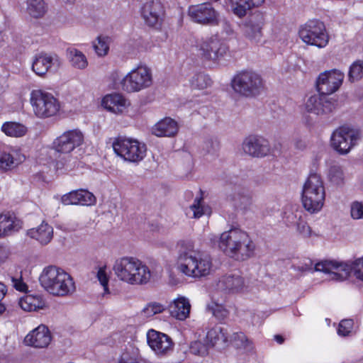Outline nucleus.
I'll use <instances>...</instances> for the list:
<instances>
[{
	"instance_id": "obj_1",
	"label": "nucleus",
	"mask_w": 363,
	"mask_h": 363,
	"mask_svg": "<svg viewBox=\"0 0 363 363\" xmlns=\"http://www.w3.org/2000/svg\"><path fill=\"white\" fill-rule=\"evenodd\" d=\"M313 261L306 259L297 265H294L295 270L302 273L308 272H323L331 275V279L344 281L352 272L355 277L363 281V258H359L352 262H338L333 260H325L315 264L313 268Z\"/></svg>"
},
{
	"instance_id": "obj_2",
	"label": "nucleus",
	"mask_w": 363,
	"mask_h": 363,
	"mask_svg": "<svg viewBox=\"0 0 363 363\" xmlns=\"http://www.w3.org/2000/svg\"><path fill=\"white\" fill-rule=\"evenodd\" d=\"M179 247L178 269L181 272L197 278L210 274L212 260L208 254L195 251L194 245L190 241H181Z\"/></svg>"
},
{
	"instance_id": "obj_3",
	"label": "nucleus",
	"mask_w": 363,
	"mask_h": 363,
	"mask_svg": "<svg viewBox=\"0 0 363 363\" xmlns=\"http://www.w3.org/2000/svg\"><path fill=\"white\" fill-rule=\"evenodd\" d=\"M218 247L225 255L238 261L252 257L256 247L249 235L238 228L223 232L220 236Z\"/></svg>"
},
{
	"instance_id": "obj_4",
	"label": "nucleus",
	"mask_w": 363,
	"mask_h": 363,
	"mask_svg": "<svg viewBox=\"0 0 363 363\" xmlns=\"http://www.w3.org/2000/svg\"><path fill=\"white\" fill-rule=\"evenodd\" d=\"M39 281L41 286L53 296H65L75 291L74 282L71 276L55 266L45 267L39 277Z\"/></svg>"
},
{
	"instance_id": "obj_5",
	"label": "nucleus",
	"mask_w": 363,
	"mask_h": 363,
	"mask_svg": "<svg viewBox=\"0 0 363 363\" xmlns=\"http://www.w3.org/2000/svg\"><path fill=\"white\" fill-rule=\"evenodd\" d=\"M113 269L120 280L130 284H147L151 277L149 268L138 259L132 257L116 259Z\"/></svg>"
},
{
	"instance_id": "obj_6",
	"label": "nucleus",
	"mask_w": 363,
	"mask_h": 363,
	"mask_svg": "<svg viewBox=\"0 0 363 363\" xmlns=\"http://www.w3.org/2000/svg\"><path fill=\"white\" fill-rule=\"evenodd\" d=\"M325 197V187L320 175L311 173L303 186V206L311 213L318 212L323 206Z\"/></svg>"
},
{
	"instance_id": "obj_7",
	"label": "nucleus",
	"mask_w": 363,
	"mask_h": 363,
	"mask_svg": "<svg viewBox=\"0 0 363 363\" xmlns=\"http://www.w3.org/2000/svg\"><path fill=\"white\" fill-rule=\"evenodd\" d=\"M231 86L238 94L255 97L264 90V82L260 74L252 70L238 72L231 80Z\"/></svg>"
},
{
	"instance_id": "obj_8",
	"label": "nucleus",
	"mask_w": 363,
	"mask_h": 363,
	"mask_svg": "<svg viewBox=\"0 0 363 363\" xmlns=\"http://www.w3.org/2000/svg\"><path fill=\"white\" fill-rule=\"evenodd\" d=\"M298 34L304 43L320 48L325 47L329 42L325 24L316 19L307 21L300 28Z\"/></svg>"
},
{
	"instance_id": "obj_9",
	"label": "nucleus",
	"mask_w": 363,
	"mask_h": 363,
	"mask_svg": "<svg viewBox=\"0 0 363 363\" xmlns=\"http://www.w3.org/2000/svg\"><path fill=\"white\" fill-rule=\"evenodd\" d=\"M113 148L118 156L131 162L141 161L146 153V145L132 138H116L113 143Z\"/></svg>"
},
{
	"instance_id": "obj_10",
	"label": "nucleus",
	"mask_w": 363,
	"mask_h": 363,
	"mask_svg": "<svg viewBox=\"0 0 363 363\" xmlns=\"http://www.w3.org/2000/svg\"><path fill=\"white\" fill-rule=\"evenodd\" d=\"M30 103L35 116L41 118L55 116L60 109L57 99L52 94L40 89L31 92Z\"/></svg>"
},
{
	"instance_id": "obj_11",
	"label": "nucleus",
	"mask_w": 363,
	"mask_h": 363,
	"mask_svg": "<svg viewBox=\"0 0 363 363\" xmlns=\"http://www.w3.org/2000/svg\"><path fill=\"white\" fill-rule=\"evenodd\" d=\"M360 138L358 130L348 127H340L331 136V146L341 155L347 154Z\"/></svg>"
},
{
	"instance_id": "obj_12",
	"label": "nucleus",
	"mask_w": 363,
	"mask_h": 363,
	"mask_svg": "<svg viewBox=\"0 0 363 363\" xmlns=\"http://www.w3.org/2000/svg\"><path fill=\"white\" fill-rule=\"evenodd\" d=\"M152 82L150 70L146 67H138L123 79L121 85L123 90L134 92L150 86Z\"/></svg>"
},
{
	"instance_id": "obj_13",
	"label": "nucleus",
	"mask_w": 363,
	"mask_h": 363,
	"mask_svg": "<svg viewBox=\"0 0 363 363\" xmlns=\"http://www.w3.org/2000/svg\"><path fill=\"white\" fill-rule=\"evenodd\" d=\"M188 14L192 21L199 24L209 26L219 24V13L210 3L190 6Z\"/></svg>"
},
{
	"instance_id": "obj_14",
	"label": "nucleus",
	"mask_w": 363,
	"mask_h": 363,
	"mask_svg": "<svg viewBox=\"0 0 363 363\" xmlns=\"http://www.w3.org/2000/svg\"><path fill=\"white\" fill-rule=\"evenodd\" d=\"M343 79V73L336 69L321 73L316 81L317 90L319 94L328 96L339 89Z\"/></svg>"
},
{
	"instance_id": "obj_15",
	"label": "nucleus",
	"mask_w": 363,
	"mask_h": 363,
	"mask_svg": "<svg viewBox=\"0 0 363 363\" xmlns=\"http://www.w3.org/2000/svg\"><path fill=\"white\" fill-rule=\"evenodd\" d=\"M84 141L82 133L78 130H68L57 137L53 142V148L58 152L69 153L80 146Z\"/></svg>"
},
{
	"instance_id": "obj_16",
	"label": "nucleus",
	"mask_w": 363,
	"mask_h": 363,
	"mask_svg": "<svg viewBox=\"0 0 363 363\" xmlns=\"http://www.w3.org/2000/svg\"><path fill=\"white\" fill-rule=\"evenodd\" d=\"M141 16L145 23L150 27L159 28L162 25L164 10L159 1H147L141 8Z\"/></svg>"
},
{
	"instance_id": "obj_17",
	"label": "nucleus",
	"mask_w": 363,
	"mask_h": 363,
	"mask_svg": "<svg viewBox=\"0 0 363 363\" xmlns=\"http://www.w3.org/2000/svg\"><path fill=\"white\" fill-rule=\"evenodd\" d=\"M244 278L238 273L226 274L218 278L216 289L224 294H235L242 292L245 288Z\"/></svg>"
},
{
	"instance_id": "obj_18",
	"label": "nucleus",
	"mask_w": 363,
	"mask_h": 363,
	"mask_svg": "<svg viewBox=\"0 0 363 363\" xmlns=\"http://www.w3.org/2000/svg\"><path fill=\"white\" fill-rule=\"evenodd\" d=\"M337 102L331 97L322 95L311 96L306 101V108L308 112L317 115L329 113L336 108Z\"/></svg>"
},
{
	"instance_id": "obj_19",
	"label": "nucleus",
	"mask_w": 363,
	"mask_h": 363,
	"mask_svg": "<svg viewBox=\"0 0 363 363\" xmlns=\"http://www.w3.org/2000/svg\"><path fill=\"white\" fill-rule=\"evenodd\" d=\"M243 151L254 157H263L270 152V145L266 139L258 135H250L242 143Z\"/></svg>"
},
{
	"instance_id": "obj_20",
	"label": "nucleus",
	"mask_w": 363,
	"mask_h": 363,
	"mask_svg": "<svg viewBox=\"0 0 363 363\" xmlns=\"http://www.w3.org/2000/svg\"><path fill=\"white\" fill-rule=\"evenodd\" d=\"M264 24V15L259 11L252 13L244 24V33L246 38L254 43H258L262 37V27Z\"/></svg>"
},
{
	"instance_id": "obj_21",
	"label": "nucleus",
	"mask_w": 363,
	"mask_h": 363,
	"mask_svg": "<svg viewBox=\"0 0 363 363\" xmlns=\"http://www.w3.org/2000/svg\"><path fill=\"white\" fill-rule=\"evenodd\" d=\"M202 56L206 60L216 61L227 52L226 45L216 36H211L202 40L200 45Z\"/></svg>"
},
{
	"instance_id": "obj_22",
	"label": "nucleus",
	"mask_w": 363,
	"mask_h": 363,
	"mask_svg": "<svg viewBox=\"0 0 363 363\" xmlns=\"http://www.w3.org/2000/svg\"><path fill=\"white\" fill-rule=\"evenodd\" d=\"M228 182L230 184H233L234 187L232 189V192L228 194V200L236 208L247 209L252 203V197L248 189L242 187L238 179H235V180L230 179Z\"/></svg>"
},
{
	"instance_id": "obj_23",
	"label": "nucleus",
	"mask_w": 363,
	"mask_h": 363,
	"mask_svg": "<svg viewBox=\"0 0 363 363\" xmlns=\"http://www.w3.org/2000/svg\"><path fill=\"white\" fill-rule=\"evenodd\" d=\"M147 339L149 346L158 354H166L173 349L172 338L164 333L150 330Z\"/></svg>"
},
{
	"instance_id": "obj_24",
	"label": "nucleus",
	"mask_w": 363,
	"mask_h": 363,
	"mask_svg": "<svg viewBox=\"0 0 363 363\" xmlns=\"http://www.w3.org/2000/svg\"><path fill=\"white\" fill-rule=\"evenodd\" d=\"M51 339L48 328L45 325H41L26 336L24 342L33 347L45 348L49 345Z\"/></svg>"
},
{
	"instance_id": "obj_25",
	"label": "nucleus",
	"mask_w": 363,
	"mask_h": 363,
	"mask_svg": "<svg viewBox=\"0 0 363 363\" xmlns=\"http://www.w3.org/2000/svg\"><path fill=\"white\" fill-rule=\"evenodd\" d=\"M96 201L93 194L84 189L72 191L62 197V202L65 205H91Z\"/></svg>"
},
{
	"instance_id": "obj_26",
	"label": "nucleus",
	"mask_w": 363,
	"mask_h": 363,
	"mask_svg": "<svg viewBox=\"0 0 363 363\" xmlns=\"http://www.w3.org/2000/svg\"><path fill=\"white\" fill-rule=\"evenodd\" d=\"M191 304L189 301L181 296L175 299L169 306V311L171 315L179 320H184L189 315Z\"/></svg>"
},
{
	"instance_id": "obj_27",
	"label": "nucleus",
	"mask_w": 363,
	"mask_h": 363,
	"mask_svg": "<svg viewBox=\"0 0 363 363\" xmlns=\"http://www.w3.org/2000/svg\"><path fill=\"white\" fill-rule=\"evenodd\" d=\"M264 2V0H230V6L233 13L242 18L247 11L254 7H259Z\"/></svg>"
},
{
	"instance_id": "obj_28",
	"label": "nucleus",
	"mask_w": 363,
	"mask_h": 363,
	"mask_svg": "<svg viewBox=\"0 0 363 363\" xmlns=\"http://www.w3.org/2000/svg\"><path fill=\"white\" fill-rule=\"evenodd\" d=\"M178 132V125L175 121L165 118L152 128V133L158 137H172Z\"/></svg>"
},
{
	"instance_id": "obj_29",
	"label": "nucleus",
	"mask_w": 363,
	"mask_h": 363,
	"mask_svg": "<svg viewBox=\"0 0 363 363\" xmlns=\"http://www.w3.org/2000/svg\"><path fill=\"white\" fill-rule=\"evenodd\" d=\"M54 61L57 62L58 59L57 57L55 59L46 53H40L35 57L32 64V69L36 74L43 76L48 72L52 65L55 64Z\"/></svg>"
},
{
	"instance_id": "obj_30",
	"label": "nucleus",
	"mask_w": 363,
	"mask_h": 363,
	"mask_svg": "<svg viewBox=\"0 0 363 363\" xmlns=\"http://www.w3.org/2000/svg\"><path fill=\"white\" fill-rule=\"evenodd\" d=\"M21 228V223L6 214H0V238L13 235Z\"/></svg>"
},
{
	"instance_id": "obj_31",
	"label": "nucleus",
	"mask_w": 363,
	"mask_h": 363,
	"mask_svg": "<svg viewBox=\"0 0 363 363\" xmlns=\"http://www.w3.org/2000/svg\"><path fill=\"white\" fill-rule=\"evenodd\" d=\"M27 234L31 238L37 240L41 245H47L52 238L53 228L43 222L38 228L30 229Z\"/></svg>"
},
{
	"instance_id": "obj_32",
	"label": "nucleus",
	"mask_w": 363,
	"mask_h": 363,
	"mask_svg": "<svg viewBox=\"0 0 363 363\" xmlns=\"http://www.w3.org/2000/svg\"><path fill=\"white\" fill-rule=\"evenodd\" d=\"M18 305L25 311H37L45 307V302L39 295L26 294L21 297Z\"/></svg>"
},
{
	"instance_id": "obj_33",
	"label": "nucleus",
	"mask_w": 363,
	"mask_h": 363,
	"mask_svg": "<svg viewBox=\"0 0 363 363\" xmlns=\"http://www.w3.org/2000/svg\"><path fill=\"white\" fill-rule=\"evenodd\" d=\"M206 339L211 346H224L229 340V334L226 328L215 326L207 333Z\"/></svg>"
},
{
	"instance_id": "obj_34",
	"label": "nucleus",
	"mask_w": 363,
	"mask_h": 363,
	"mask_svg": "<svg viewBox=\"0 0 363 363\" xmlns=\"http://www.w3.org/2000/svg\"><path fill=\"white\" fill-rule=\"evenodd\" d=\"M126 100L120 94H111L106 96L102 100V105L107 110L118 113L125 107Z\"/></svg>"
},
{
	"instance_id": "obj_35",
	"label": "nucleus",
	"mask_w": 363,
	"mask_h": 363,
	"mask_svg": "<svg viewBox=\"0 0 363 363\" xmlns=\"http://www.w3.org/2000/svg\"><path fill=\"white\" fill-rule=\"evenodd\" d=\"M230 342L235 348L242 350L246 352H251L254 350L252 341L243 333H233L231 336Z\"/></svg>"
},
{
	"instance_id": "obj_36",
	"label": "nucleus",
	"mask_w": 363,
	"mask_h": 363,
	"mask_svg": "<svg viewBox=\"0 0 363 363\" xmlns=\"http://www.w3.org/2000/svg\"><path fill=\"white\" fill-rule=\"evenodd\" d=\"M27 12L33 18H40L46 13L44 0H27Z\"/></svg>"
},
{
	"instance_id": "obj_37",
	"label": "nucleus",
	"mask_w": 363,
	"mask_h": 363,
	"mask_svg": "<svg viewBox=\"0 0 363 363\" xmlns=\"http://www.w3.org/2000/svg\"><path fill=\"white\" fill-rule=\"evenodd\" d=\"M1 130L6 135L11 137H21L27 131L26 126L16 122H6L4 123Z\"/></svg>"
},
{
	"instance_id": "obj_38",
	"label": "nucleus",
	"mask_w": 363,
	"mask_h": 363,
	"mask_svg": "<svg viewBox=\"0 0 363 363\" xmlns=\"http://www.w3.org/2000/svg\"><path fill=\"white\" fill-rule=\"evenodd\" d=\"M302 211H296V213L291 214V223H294L297 226L298 231L304 237H310L311 235V228L308 225L307 223L302 219Z\"/></svg>"
},
{
	"instance_id": "obj_39",
	"label": "nucleus",
	"mask_w": 363,
	"mask_h": 363,
	"mask_svg": "<svg viewBox=\"0 0 363 363\" xmlns=\"http://www.w3.org/2000/svg\"><path fill=\"white\" fill-rule=\"evenodd\" d=\"M328 179L334 185L340 186L345 182V174L339 165H333L328 171Z\"/></svg>"
},
{
	"instance_id": "obj_40",
	"label": "nucleus",
	"mask_w": 363,
	"mask_h": 363,
	"mask_svg": "<svg viewBox=\"0 0 363 363\" xmlns=\"http://www.w3.org/2000/svg\"><path fill=\"white\" fill-rule=\"evenodd\" d=\"M69 55L72 66L80 69L86 67L88 65L86 58L81 51L72 50L69 52Z\"/></svg>"
},
{
	"instance_id": "obj_41",
	"label": "nucleus",
	"mask_w": 363,
	"mask_h": 363,
	"mask_svg": "<svg viewBox=\"0 0 363 363\" xmlns=\"http://www.w3.org/2000/svg\"><path fill=\"white\" fill-rule=\"evenodd\" d=\"M212 81L211 78L204 73L195 74L191 80V86L193 89H204L211 86Z\"/></svg>"
},
{
	"instance_id": "obj_42",
	"label": "nucleus",
	"mask_w": 363,
	"mask_h": 363,
	"mask_svg": "<svg viewBox=\"0 0 363 363\" xmlns=\"http://www.w3.org/2000/svg\"><path fill=\"white\" fill-rule=\"evenodd\" d=\"M363 78V60H356L350 67L348 79L351 82Z\"/></svg>"
},
{
	"instance_id": "obj_43",
	"label": "nucleus",
	"mask_w": 363,
	"mask_h": 363,
	"mask_svg": "<svg viewBox=\"0 0 363 363\" xmlns=\"http://www.w3.org/2000/svg\"><path fill=\"white\" fill-rule=\"evenodd\" d=\"M208 309L210 311L213 316L219 321L225 320L229 315V311L225 307L216 302H213L208 306Z\"/></svg>"
},
{
	"instance_id": "obj_44",
	"label": "nucleus",
	"mask_w": 363,
	"mask_h": 363,
	"mask_svg": "<svg viewBox=\"0 0 363 363\" xmlns=\"http://www.w3.org/2000/svg\"><path fill=\"white\" fill-rule=\"evenodd\" d=\"M108 38L99 36L97 38V43H94L93 47L99 56H105L109 50Z\"/></svg>"
},
{
	"instance_id": "obj_45",
	"label": "nucleus",
	"mask_w": 363,
	"mask_h": 363,
	"mask_svg": "<svg viewBox=\"0 0 363 363\" xmlns=\"http://www.w3.org/2000/svg\"><path fill=\"white\" fill-rule=\"evenodd\" d=\"M189 351L193 354L203 357L208 354V345L199 340L194 341L190 344Z\"/></svg>"
},
{
	"instance_id": "obj_46",
	"label": "nucleus",
	"mask_w": 363,
	"mask_h": 363,
	"mask_svg": "<svg viewBox=\"0 0 363 363\" xmlns=\"http://www.w3.org/2000/svg\"><path fill=\"white\" fill-rule=\"evenodd\" d=\"M219 141L216 138H209L204 141L202 150L207 155H215L219 150Z\"/></svg>"
},
{
	"instance_id": "obj_47",
	"label": "nucleus",
	"mask_w": 363,
	"mask_h": 363,
	"mask_svg": "<svg viewBox=\"0 0 363 363\" xmlns=\"http://www.w3.org/2000/svg\"><path fill=\"white\" fill-rule=\"evenodd\" d=\"M354 325L352 319H344L340 321L337 329L338 335L345 337L350 335Z\"/></svg>"
},
{
	"instance_id": "obj_48",
	"label": "nucleus",
	"mask_w": 363,
	"mask_h": 363,
	"mask_svg": "<svg viewBox=\"0 0 363 363\" xmlns=\"http://www.w3.org/2000/svg\"><path fill=\"white\" fill-rule=\"evenodd\" d=\"M13 157L9 153H3L0 157V170H7L13 165Z\"/></svg>"
},
{
	"instance_id": "obj_49",
	"label": "nucleus",
	"mask_w": 363,
	"mask_h": 363,
	"mask_svg": "<svg viewBox=\"0 0 363 363\" xmlns=\"http://www.w3.org/2000/svg\"><path fill=\"white\" fill-rule=\"evenodd\" d=\"M351 216L354 219L363 218V204L354 202L351 206Z\"/></svg>"
},
{
	"instance_id": "obj_50",
	"label": "nucleus",
	"mask_w": 363,
	"mask_h": 363,
	"mask_svg": "<svg viewBox=\"0 0 363 363\" xmlns=\"http://www.w3.org/2000/svg\"><path fill=\"white\" fill-rule=\"evenodd\" d=\"M97 278L101 286L104 287V291L108 292V277L106 273V271L103 268H100L97 272Z\"/></svg>"
},
{
	"instance_id": "obj_51",
	"label": "nucleus",
	"mask_w": 363,
	"mask_h": 363,
	"mask_svg": "<svg viewBox=\"0 0 363 363\" xmlns=\"http://www.w3.org/2000/svg\"><path fill=\"white\" fill-rule=\"evenodd\" d=\"M202 201V198H196L194 200V203L191 206V209L194 212V218H200L202 215H203V207L201 206V201Z\"/></svg>"
},
{
	"instance_id": "obj_52",
	"label": "nucleus",
	"mask_w": 363,
	"mask_h": 363,
	"mask_svg": "<svg viewBox=\"0 0 363 363\" xmlns=\"http://www.w3.org/2000/svg\"><path fill=\"white\" fill-rule=\"evenodd\" d=\"M11 281H12L13 286L17 291H19L21 292L27 291L28 286L25 282H23V281L22 280L21 278L17 279V278L12 277Z\"/></svg>"
},
{
	"instance_id": "obj_53",
	"label": "nucleus",
	"mask_w": 363,
	"mask_h": 363,
	"mask_svg": "<svg viewBox=\"0 0 363 363\" xmlns=\"http://www.w3.org/2000/svg\"><path fill=\"white\" fill-rule=\"evenodd\" d=\"M118 363H138L137 355L131 356L128 352H125L121 355Z\"/></svg>"
},
{
	"instance_id": "obj_54",
	"label": "nucleus",
	"mask_w": 363,
	"mask_h": 363,
	"mask_svg": "<svg viewBox=\"0 0 363 363\" xmlns=\"http://www.w3.org/2000/svg\"><path fill=\"white\" fill-rule=\"evenodd\" d=\"M9 255V248L4 245L0 244V264L4 262Z\"/></svg>"
},
{
	"instance_id": "obj_55",
	"label": "nucleus",
	"mask_w": 363,
	"mask_h": 363,
	"mask_svg": "<svg viewBox=\"0 0 363 363\" xmlns=\"http://www.w3.org/2000/svg\"><path fill=\"white\" fill-rule=\"evenodd\" d=\"M221 23L223 30L226 33V35H230L233 33V26L228 21L224 18L221 21L219 20V23Z\"/></svg>"
},
{
	"instance_id": "obj_56",
	"label": "nucleus",
	"mask_w": 363,
	"mask_h": 363,
	"mask_svg": "<svg viewBox=\"0 0 363 363\" xmlns=\"http://www.w3.org/2000/svg\"><path fill=\"white\" fill-rule=\"evenodd\" d=\"M150 307H152L155 315L162 313L164 310V307L162 304L156 302L150 303Z\"/></svg>"
},
{
	"instance_id": "obj_57",
	"label": "nucleus",
	"mask_w": 363,
	"mask_h": 363,
	"mask_svg": "<svg viewBox=\"0 0 363 363\" xmlns=\"http://www.w3.org/2000/svg\"><path fill=\"white\" fill-rule=\"evenodd\" d=\"M143 312L147 317H150L155 315L152 307H150V303L147 305V306L143 309Z\"/></svg>"
},
{
	"instance_id": "obj_58",
	"label": "nucleus",
	"mask_w": 363,
	"mask_h": 363,
	"mask_svg": "<svg viewBox=\"0 0 363 363\" xmlns=\"http://www.w3.org/2000/svg\"><path fill=\"white\" fill-rule=\"evenodd\" d=\"M7 292V288L5 284L2 282H0V302L4 298L5 295Z\"/></svg>"
},
{
	"instance_id": "obj_59",
	"label": "nucleus",
	"mask_w": 363,
	"mask_h": 363,
	"mask_svg": "<svg viewBox=\"0 0 363 363\" xmlns=\"http://www.w3.org/2000/svg\"><path fill=\"white\" fill-rule=\"evenodd\" d=\"M295 145L298 149H303L306 147L305 143L301 140H296Z\"/></svg>"
},
{
	"instance_id": "obj_60",
	"label": "nucleus",
	"mask_w": 363,
	"mask_h": 363,
	"mask_svg": "<svg viewBox=\"0 0 363 363\" xmlns=\"http://www.w3.org/2000/svg\"><path fill=\"white\" fill-rule=\"evenodd\" d=\"M274 340L279 343L282 344L284 342V338L280 335H274Z\"/></svg>"
},
{
	"instance_id": "obj_61",
	"label": "nucleus",
	"mask_w": 363,
	"mask_h": 363,
	"mask_svg": "<svg viewBox=\"0 0 363 363\" xmlns=\"http://www.w3.org/2000/svg\"><path fill=\"white\" fill-rule=\"evenodd\" d=\"M6 310V307L4 304H0V315L4 313Z\"/></svg>"
},
{
	"instance_id": "obj_62",
	"label": "nucleus",
	"mask_w": 363,
	"mask_h": 363,
	"mask_svg": "<svg viewBox=\"0 0 363 363\" xmlns=\"http://www.w3.org/2000/svg\"><path fill=\"white\" fill-rule=\"evenodd\" d=\"M0 363H8V362L5 357L0 356Z\"/></svg>"
},
{
	"instance_id": "obj_63",
	"label": "nucleus",
	"mask_w": 363,
	"mask_h": 363,
	"mask_svg": "<svg viewBox=\"0 0 363 363\" xmlns=\"http://www.w3.org/2000/svg\"><path fill=\"white\" fill-rule=\"evenodd\" d=\"M290 217H291V216H290V215H289V216H287V218H288V219H290Z\"/></svg>"
}]
</instances>
